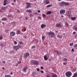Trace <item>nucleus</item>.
<instances>
[{
    "label": "nucleus",
    "instance_id": "obj_43",
    "mask_svg": "<svg viewBox=\"0 0 77 77\" xmlns=\"http://www.w3.org/2000/svg\"><path fill=\"white\" fill-rule=\"evenodd\" d=\"M0 46H1V47H3V44L2 43H1Z\"/></svg>",
    "mask_w": 77,
    "mask_h": 77
},
{
    "label": "nucleus",
    "instance_id": "obj_22",
    "mask_svg": "<svg viewBox=\"0 0 77 77\" xmlns=\"http://www.w3.org/2000/svg\"><path fill=\"white\" fill-rule=\"evenodd\" d=\"M5 77H11V75H5Z\"/></svg>",
    "mask_w": 77,
    "mask_h": 77
},
{
    "label": "nucleus",
    "instance_id": "obj_44",
    "mask_svg": "<svg viewBox=\"0 0 77 77\" xmlns=\"http://www.w3.org/2000/svg\"><path fill=\"white\" fill-rule=\"evenodd\" d=\"M75 30L76 31H77V27H75Z\"/></svg>",
    "mask_w": 77,
    "mask_h": 77
},
{
    "label": "nucleus",
    "instance_id": "obj_25",
    "mask_svg": "<svg viewBox=\"0 0 77 77\" xmlns=\"http://www.w3.org/2000/svg\"><path fill=\"white\" fill-rule=\"evenodd\" d=\"M65 23L66 26L67 27L69 26V24H68V23L67 22H65Z\"/></svg>",
    "mask_w": 77,
    "mask_h": 77
},
{
    "label": "nucleus",
    "instance_id": "obj_62",
    "mask_svg": "<svg viewBox=\"0 0 77 77\" xmlns=\"http://www.w3.org/2000/svg\"><path fill=\"white\" fill-rule=\"evenodd\" d=\"M13 1L14 2H16V0H13Z\"/></svg>",
    "mask_w": 77,
    "mask_h": 77
},
{
    "label": "nucleus",
    "instance_id": "obj_8",
    "mask_svg": "<svg viewBox=\"0 0 77 77\" xmlns=\"http://www.w3.org/2000/svg\"><path fill=\"white\" fill-rule=\"evenodd\" d=\"M60 6L61 7L62 6H65V2H62L60 4Z\"/></svg>",
    "mask_w": 77,
    "mask_h": 77
},
{
    "label": "nucleus",
    "instance_id": "obj_36",
    "mask_svg": "<svg viewBox=\"0 0 77 77\" xmlns=\"http://www.w3.org/2000/svg\"><path fill=\"white\" fill-rule=\"evenodd\" d=\"M42 16L43 17H46V15L45 14H42Z\"/></svg>",
    "mask_w": 77,
    "mask_h": 77
},
{
    "label": "nucleus",
    "instance_id": "obj_39",
    "mask_svg": "<svg viewBox=\"0 0 77 77\" xmlns=\"http://www.w3.org/2000/svg\"><path fill=\"white\" fill-rule=\"evenodd\" d=\"M14 44L16 45L17 44V42L14 41Z\"/></svg>",
    "mask_w": 77,
    "mask_h": 77
},
{
    "label": "nucleus",
    "instance_id": "obj_52",
    "mask_svg": "<svg viewBox=\"0 0 77 77\" xmlns=\"http://www.w3.org/2000/svg\"><path fill=\"white\" fill-rule=\"evenodd\" d=\"M37 11L38 13H40V12H41V11L40 10H38Z\"/></svg>",
    "mask_w": 77,
    "mask_h": 77
},
{
    "label": "nucleus",
    "instance_id": "obj_63",
    "mask_svg": "<svg viewBox=\"0 0 77 77\" xmlns=\"http://www.w3.org/2000/svg\"><path fill=\"white\" fill-rule=\"evenodd\" d=\"M2 69H3V70L5 69V68L4 67H3L2 68Z\"/></svg>",
    "mask_w": 77,
    "mask_h": 77
},
{
    "label": "nucleus",
    "instance_id": "obj_30",
    "mask_svg": "<svg viewBox=\"0 0 77 77\" xmlns=\"http://www.w3.org/2000/svg\"><path fill=\"white\" fill-rule=\"evenodd\" d=\"M32 74L33 76H35V75H36V72H33L32 73Z\"/></svg>",
    "mask_w": 77,
    "mask_h": 77
},
{
    "label": "nucleus",
    "instance_id": "obj_61",
    "mask_svg": "<svg viewBox=\"0 0 77 77\" xmlns=\"http://www.w3.org/2000/svg\"><path fill=\"white\" fill-rule=\"evenodd\" d=\"M28 19V18L27 17H26V20H27Z\"/></svg>",
    "mask_w": 77,
    "mask_h": 77
},
{
    "label": "nucleus",
    "instance_id": "obj_56",
    "mask_svg": "<svg viewBox=\"0 0 77 77\" xmlns=\"http://www.w3.org/2000/svg\"><path fill=\"white\" fill-rule=\"evenodd\" d=\"M0 12H3V11H2V9H0Z\"/></svg>",
    "mask_w": 77,
    "mask_h": 77
},
{
    "label": "nucleus",
    "instance_id": "obj_5",
    "mask_svg": "<svg viewBox=\"0 0 77 77\" xmlns=\"http://www.w3.org/2000/svg\"><path fill=\"white\" fill-rule=\"evenodd\" d=\"M26 4L27 5V6H26L27 9H28L30 7H31V5L32 4L31 3L29 2H26Z\"/></svg>",
    "mask_w": 77,
    "mask_h": 77
},
{
    "label": "nucleus",
    "instance_id": "obj_35",
    "mask_svg": "<svg viewBox=\"0 0 77 77\" xmlns=\"http://www.w3.org/2000/svg\"><path fill=\"white\" fill-rule=\"evenodd\" d=\"M52 6V5H48L47 6V7L49 8V7H50V6Z\"/></svg>",
    "mask_w": 77,
    "mask_h": 77
},
{
    "label": "nucleus",
    "instance_id": "obj_21",
    "mask_svg": "<svg viewBox=\"0 0 77 77\" xmlns=\"http://www.w3.org/2000/svg\"><path fill=\"white\" fill-rule=\"evenodd\" d=\"M26 12H29L30 13H32V11L30 10H26Z\"/></svg>",
    "mask_w": 77,
    "mask_h": 77
},
{
    "label": "nucleus",
    "instance_id": "obj_12",
    "mask_svg": "<svg viewBox=\"0 0 77 77\" xmlns=\"http://www.w3.org/2000/svg\"><path fill=\"white\" fill-rule=\"evenodd\" d=\"M46 27V25L44 24H42L41 25V28L42 29H44V28Z\"/></svg>",
    "mask_w": 77,
    "mask_h": 77
},
{
    "label": "nucleus",
    "instance_id": "obj_9",
    "mask_svg": "<svg viewBox=\"0 0 77 77\" xmlns=\"http://www.w3.org/2000/svg\"><path fill=\"white\" fill-rule=\"evenodd\" d=\"M30 54H29V53H25L24 54V57H25L26 58L27 57L29 56Z\"/></svg>",
    "mask_w": 77,
    "mask_h": 77
},
{
    "label": "nucleus",
    "instance_id": "obj_14",
    "mask_svg": "<svg viewBox=\"0 0 77 77\" xmlns=\"http://www.w3.org/2000/svg\"><path fill=\"white\" fill-rule=\"evenodd\" d=\"M15 33L13 32H11L10 33V35L11 36H14L15 35Z\"/></svg>",
    "mask_w": 77,
    "mask_h": 77
},
{
    "label": "nucleus",
    "instance_id": "obj_29",
    "mask_svg": "<svg viewBox=\"0 0 77 77\" xmlns=\"http://www.w3.org/2000/svg\"><path fill=\"white\" fill-rule=\"evenodd\" d=\"M77 76V73H74V75H73V76L74 77H76Z\"/></svg>",
    "mask_w": 77,
    "mask_h": 77
},
{
    "label": "nucleus",
    "instance_id": "obj_49",
    "mask_svg": "<svg viewBox=\"0 0 77 77\" xmlns=\"http://www.w3.org/2000/svg\"><path fill=\"white\" fill-rule=\"evenodd\" d=\"M33 14H30V15H29V17H33Z\"/></svg>",
    "mask_w": 77,
    "mask_h": 77
},
{
    "label": "nucleus",
    "instance_id": "obj_20",
    "mask_svg": "<svg viewBox=\"0 0 77 77\" xmlns=\"http://www.w3.org/2000/svg\"><path fill=\"white\" fill-rule=\"evenodd\" d=\"M44 59L45 60H48V59H47V57L45 55L44 56Z\"/></svg>",
    "mask_w": 77,
    "mask_h": 77
},
{
    "label": "nucleus",
    "instance_id": "obj_34",
    "mask_svg": "<svg viewBox=\"0 0 77 77\" xmlns=\"http://www.w3.org/2000/svg\"><path fill=\"white\" fill-rule=\"evenodd\" d=\"M3 39V36L0 35V40H2Z\"/></svg>",
    "mask_w": 77,
    "mask_h": 77
},
{
    "label": "nucleus",
    "instance_id": "obj_55",
    "mask_svg": "<svg viewBox=\"0 0 77 77\" xmlns=\"http://www.w3.org/2000/svg\"><path fill=\"white\" fill-rule=\"evenodd\" d=\"M75 33H76L75 32H74L73 33V35H75Z\"/></svg>",
    "mask_w": 77,
    "mask_h": 77
},
{
    "label": "nucleus",
    "instance_id": "obj_46",
    "mask_svg": "<svg viewBox=\"0 0 77 77\" xmlns=\"http://www.w3.org/2000/svg\"><path fill=\"white\" fill-rule=\"evenodd\" d=\"M35 46H32V49H33V48H35Z\"/></svg>",
    "mask_w": 77,
    "mask_h": 77
},
{
    "label": "nucleus",
    "instance_id": "obj_37",
    "mask_svg": "<svg viewBox=\"0 0 77 77\" xmlns=\"http://www.w3.org/2000/svg\"><path fill=\"white\" fill-rule=\"evenodd\" d=\"M17 46L18 47V48H21L22 47L20 45H19Z\"/></svg>",
    "mask_w": 77,
    "mask_h": 77
},
{
    "label": "nucleus",
    "instance_id": "obj_19",
    "mask_svg": "<svg viewBox=\"0 0 77 77\" xmlns=\"http://www.w3.org/2000/svg\"><path fill=\"white\" fill-rule=\"evenodd\" d=\"M7 20V18L6 17H4L2 19V21H6Z\"/></svg>",
    "mask_w": 77,
    "mask_h": 77
},
{
    "label": "nucleus",
    "instance_id": "obj_53",
    "mask_svg": "<svg viewBox=\"0 0 77 77\" xmlns=\"http://www.w3.org/2000/svg\"><path fill=\"white\" fill-rule=\"evenodd\" d=\"M41 68L42 69H44V67L42 66H41Z\"/></svg>",
    "mask_w": 77,
    "mask_h": 77
},
{
    "label": "nucleus",
    "instance_id": "obj_3",
    "mask_svg": "<svg viewBox=\"0 0 77 77\" xmlns=\"http://www.w3.org/2000/svg\"><path fill=\"white\" fill-rule=\"evenodd\" d=\"M72 75V73L70 71H68L66 73V77H69L71 76Z\"/></svg>",
    "mask_w": 77,
    "mask_h": 77
},
{
    "label": "nucleus",
    "instance_id": "obj_6",
    "mask_svg": "<svg viewBox=\"0 0 77 77\" xmlns=\"http://www.w3.org/2000/svg\"><path fill=\"white\" fill-rule=\"evenodd\" d=\"M28 69V67L27 66H25L23 69H22V71L24 72H27V70Z\"/></svg>",
    "mask_w": 77,
    "mask_h": 77
},
{
    "label": "nucleus",
    "instance_id": "obj_54",
    "mask_svg": "<svg viewBox=\"0 0 77 77\" xmlns=\"http://www.w3.org/2000/svg\"><path fill=\"white\" fill-rule=\"evenodd\" d=\"M35 42H36V43H37L38 42V40H35Z\"/></svg>",
    "mask_w": 77,
    "mask_h": 77
},
{
    "label": "nucleus",
    "instance_id": "obj_32",
    "mask_svg": "<svg viewBox=\"0 0 77 77\" xmlns=\"http://www.w3.org/2000/svg\"><path fill=\"white\" fill-rule=\"evenodd\" d=\"M74 45V43H70L69 44V45L70 46H72V45Z\"/></svg>",
    "mask_w": 77,
    "mask_h": 77
},
{
    "label": "nucleus",
    "instance_id": "obj_60",
    "mask_svg": "<svg viewBox=\"0 0 77 77\" xmlns=\"http://www.w3.org/2000/svg\"><path fill=\"white\" fill-rule=\"evenodd\" d=\"M3 63H5V61H3Z\"/></svg>",
    "mask_w": 77,
    "mask_h": 77
},
{
    "label": "nucleus",
    "instance_id": "obj_24",
    "mask_svg": "<svg viewBox=\"0 0 77 77\" xmlns=\"http://www.w3.org/2000/svg\"><path fill=\"white\" fill-rule=\"evenodd\" d=\"M57 54H58V55H60L62 54V53H61L60 52H58Z\"/></svg>",
    "mask_w": 77,
    "mask_h": 77
},
{
    "label": "nucleus",
    "instance_id": "obj_18",
    "mask_svg": "<svg viewBox=\"0 0 77 77\" xmlns=\"http://www.w3.org/2000/svg\"><path fill=\"white\" fill-rule=\"evenodd\" d=\"M76 18H77V17H71V19L73 21H74V20H75Z\"/></svg>",
    "mask_w": 77,
    "mask_h": 77
},
{
    "label": "nucleus",
    "instance_id": "obj_27",
    "mask_svg": "<svg viewBox=\"0 0 77 77\" xmlns=\"http://www.w3.org/2000/svg\"><path fill=\"white\" fill-rule=\"evenodd\" d=\"M1 9L3 10H5L6 9V7H2L1 8Z\"/></svg>",
    "mask_w": 77,
    "mask_h": 77
},
{
    "label": "nucleus",
    "instance_id": "obj_41",
    "mask_svg": "<svg viewBox=\"0 0 77 77\" xmlns=\"http://www.w3.org/2000/svg\"><path fill=\"white\" fill-rule=\"evenodd\" d=\"M67 64V63H63V65H66Z\"/></svg>",
    "mask_w": 77,
    "mask_h": 77
},
{
    "label": "nucleus",
    "instance_id": "obj_7",
    "mask_svg": "<svg viewBox=\"0 0 77 77\" xmlns=\"http://www.w3.org/2000/svg\"><path fill=\"white\" fill-rule=\"evenodd\" d=\"M65 10H61L60 11V14L62 15V14H64L65 13Z\"/></svg>",
    "mask_w": 77,
    "mask_h": 77
},
{
    "label": "nucleus",
    "instance_id": "obj_15",
    "mask_svg": "<svg viewBox=\"0 0 77 77\" xmlns=\"http://www.w3.org/2000/svg\"><path fill=\"white\" fill-rule=\"evenodd\" d=\"M45 3L46 4V5H48V4H49V3H50V1L48 0L45 1Z\"/></svg>",
    "mask_w": 77,
    "mask_h": 77
},
{
    "label": "nucleus",
    "instance_id": "obj_28",
    "mask_svg": "<svg viewBox=\"0 0 77 77\" xmlns=\"http://www.w3.org/2000/svg\"><path fill=\"white\" fill-rule=\"evenodd\" d=\"M44 39H45V37L44 36H42V39L43 41H44Z\"/></svg>",
    "mask_w": 77,
    "mask_h": 77
},
{
    "label": "nucleus",
    "instance_id": "obj_38",
    "mask_svg": "<svg viewBox=\"0 0 77 77\" xmlns=\"http://www.w3.org/2000/svg\"><path fill=\"white\" fill-rule=\"evenodd\" d=\"M74 47L75 48L77 47V44L75 45L74 46Z\"/></svg>",
    "mask_w": 77,
    "mask_h": 77
},
{
    "label": "nucleus",
    "instance_id": "obj_11",
    "mask_svg": "<svg viewBox=\"0 0 77 77\" xmlns=\"http://www.w3.org/2000/svg\"><path fill=\"white\" fill-rule=\"evenodd\" d=\"M14 49L17 51L18 49V46H14Z\"/></svg>",
    "mask_w": 77,
    "mask_h": 77
},
{
    "label": "nucleus",
    "instance_id": "obj_40",
    "mask_svg": "<svg viewBox=\"0 0 77 77\" xmlns=\"http://www.w3.org/2000/svg\"><path fill=\"white\" fill-rule=\"evenodd\" d=\"M11 24H12V25H14V24H15V22H13Z\"/></svg>",
    "mask_w": 77,
    "mask_h": 77
},
{
    "label": "nucleus",
    "instance_id": "obj_47",
    "mask_svg": "<svg viewBox=\"0 0 77 77\" xmlns=\"http://www.w3.org/2000/svg\"><path fill=\"white\" fill-rule=\"evenodd\" d=\"M19 44H23V42H19Z\"/></svg>",
    "mask_w": 77,
    "mask_h": 77
},
{
    "label": "nucleus",
    "instance_id": "obj_45",
    "mask_svg": "<svg viewBox=\"0 0 77 77\" xmlns=\"http://www.w3.org/2000/svg\"><path fill=\"white\" fill-rule=\"evenodd\" d=\"M40 72H41V73H44V71H43V70H41L40 71Z\"/></svg>",
    "mask_w": 77,
    "mask_h": 77
},
{
    "label": "nucleus",
    "instance_id": "obj_26",
    "mask_svg": "<svg viewBox=\"0 0 77 77\" xmlns=\"http://www.w3.org/2000/svg\"><path fill=\"white\" fill-rule=\"evenodd\" d=\"M20 33V30H18L17 31V34L18 35Z\"/></svg>",
    "mask_w": 77,
    "mask_h": 77
},
{
    "label": "nucleus",
    "instance_id": "obj_23",
    "mask_svg": "<svg viewBox=\"0 0 77 77\" xmlns=\"http://www.w3.org/2000/svg\"><path fill=\"white\" fill-rule=\"evenodd\" d=\"M57 36L59 38H61V39L62 38V37L61 36H60V35H57Z\"/></svg>",
    "mask_w": 77,
    "mask_h": 77
},
{
    "label": "nucleus",
    "instance_id": "obj_2",
    "mask_svg": "<svg viewBox=\"0 0 77 77\" xmlns=\"http://www.w3.org/2000/svg\"><path fill=\"white\" fill-rule=\"evenodd\" d=\"M31 64L32 65H38V61L36 60H32L31 62Z\"/></svg>",
    "mask_w": 77,
    "mask_h": 77
},
{
    "label": "nucleus",
    "instance_id": "obj_10",
    "mask_svg": "<svg viewBox=\"0 0 77 77\" xmlns=\"http://www.w3.org/2000/svg\"><path fill=\"white\" fill-rule=\"evenodd\" d=\"M56 27H62V26L61 25L60 23H57L56 25Z\"/></svg>",
    "mask_w": 77,
    "mask_h": 77
},
{
    "label": "nucleus",
    "instance_id": "obj_42",
    "mask_svg": "<svg viewBox=\"0 0 77 77\" xmlns=\"http://www.w3.org/2000/svg\"><path fill=\"white\" fill-rule=\"evenodd\" d=\"M5 32L6 33H8V32H9V30L8 29L7 30H6Z\"/></svg>",
    "mask_w": 77,
    "mask_h": 77
},
{
    "label": "nucleus",
    "instance_id": "obj_48",
    "mask_svg": "<svg viewBox=\"0 0 77 77\" xmlns=\"http://www.w3.org/2000/svg\"><path fill=\"white\" fill-rule=\"evenodd\" d=\"M38 18L39 19V20H41V17H38Z\"/></svg>",
    "mask_w": 77,
    "mask_h": 77
},
{
    "label": "nucleus",
    "instance_id": "obj_1",
    "mask_svg": "<svg viewBox=\"0 0 77 77\" xmlns=\"http://www.w3.org/2000/svg\"><path fill=\"white\" fill-rule=\"evenodd\" d=\"M46 34L48 36H50V37L51 38H54L55 36V34L54 33L52 32H49L48 33L46 32Z\"/></svg>",
    "mask_w": 77,
    "mask_h": 77
},
{
    "label": "nucleus",
    "instance_id": "obj_31",
    "mask_svg": "<svg viewBox=\"0 0 77 77\" xmlns=\"http://www.w3.org/2000/svg\"><path fill=\"white\" fill-rule=\"evenodd\" d=\"M67 15L68 17H70V14L68 12L67 13Z\"/></svg>",
    "mask_w": 77,
    "mask_h": 77
},
{
    "label": "nucleus",
    "instance_id": "obj_64",
    "mask_svg": "<svg viewBox=\"0 0 77 77\" xmlns=\"http://www.w3.org/2000/svg\"><path fill=\"white\" fill-rule=\"evenodd\" d=\"M18 63L20 64V63H21V62H18Z\"/></svg>",
    "mask_w": 77,
    "mask_h": 77
},
{
    "label": "nucleus",
    "instance_id": "obj_51",
    "mask_svg": "<svg viewBox=\"0 0 77 77\" xmlns=\"http://www.w3.org/2000/svg\"><path fill=\"white\" fill-rule=\"evenodd\" d=\"M72 51H73V52L74 51V49H72Z\"/></svg>",
    "mask_w": 77,
    "mask_h": 77
},
{
    "label": "nucleus",
    "instance_id": "obj_57",
    "mask_svg": "<svg viewBox=\"0 0 77 77\" xmlns=\"http://www.w3.org/2000/svg\"><path fill=\"white\" fill-rule=\"evenodd\" d=\"M61 18H63V17H63V15H61Z\"/></svg>",
    "mask_w": 77,
    "mask_h": 77
},
{
    "label": "nucleus",
    "instance_id": "obj_17",
    "mask_svg": "<svg viewBox=\"0 0 77 77\" xmlns=\"http://www.w3.org/2000/svg\"><path fill=\"white\" fill-rule=\"evenodd\" d=\"M69 5V2H65L64 6H68Z\"/></svg>",
    "mask_w": 77,
    "mask_h": 77
},
{
    "label": "nucleus",
    "instance_id": "obj_50",
    "mask_svg": "<svg viewBox=\"0 0 77 77\" xmlns=\"http://www.w3.org/2000/svg\"><path fill=\"white\" fill-rule=\"evenodd\" d=\"M37 70L38 71H39V70H40V69H39V68H37Z\"/></svg>",
    "mask_w": 77,
    "mask_h": 77
},
{
    "label": "nucleus",
    "instance_id": "obj_16",
    "mask_svg": "<svg viewBox=\"0 0 77 77\" xmlns=\"http://www.w3.org/2000/svg\"><path fill=\"white\" fill-rule=\"evenodd\" d=\"M52 13V12L51 11H48L47 12L46 14L47 15H50Z\"/></svg>",
    "mask_w": 77,
    "mask_h": 77
},
{
    "label": "nucleus",
    "instance_id": "obj_13",
    "mask_svg": "<svg viewBox=\"0 0 77 77\" xmlns=\"http://www.w3.org/2000/svg\"><path fill=\"white\" fill-rule=\"evenodd\" d=\"M51 74L52 75V77H57V76L56 75V74L53 73H51Z\"/></svg>",
    "mask_w": 77,
    "mask_h": 77
},
{
    "label": "nucleus",
    "instance_id": "obj_33",
    "mask_svg": "<svg viewBox=\"0 0 77 77\" xmlns=\"http://www.w3.org/2000/svg\"><path fill=\"white\" fill-rule=\"evenodd\" d=\"M63 60H64V61L66 62L67 61V59H66V58H64L63 59Z\"/></svg>",
    "mask_w": 77,
    "mask_h": 77
},
{
    "label": "nucleus",
    "instance_id": "obj_58",
    "mask_svg": "<svg viewBox=\"0 0 77 77\" xmlns=\"http://www.w3.org/2000/svg\"><path fill=\"white\" fill-rule=\"evenodd\" d=\"M10 74L11 75H13V73H12V72H11Z\"/></svg>",
    "mask_w": 77,
    "mask_h": 77
},
{
    "label": "nucleus",
    "instance_id": "obj_59",
    "mask_svg": "<svg viewBox=\"0 0 77 77\" xmlns=\"http://www.w3.org/2000/svg\"><path fill=\"white\" fill-rule=\"evenodd\" d=\"M48 61H49V62H51V59H49L48 60Z\"/></svg>",
    "mask_w": 77,
    "mask_h": 77
},
{
    "label": "nucleus",
    "instance_id": "obj_4",
    "mask_svg": "<svg viewBox=\"0 0 77 77\" xmlns=\"http://www.w3.org/2000/svg\"><path fill=\"white\" fill-rule=\"evenodd\" d=\"M10 0H4V6H6L7 4H8L9 3Z\"/></svg>",
    "mask_w": 77,
    "mask_h": 77
}]
</instances>
